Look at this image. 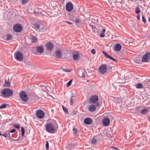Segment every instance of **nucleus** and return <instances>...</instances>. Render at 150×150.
Instances as JSON below:
<instances>
[{
	"label": "nucleus",
	"mask_w": 150,
	"mask_h": 150,
	"mask_svg": "<svg viewBox=\"0 0 150 150\" xmlns=\"http://www.w3.org/2000/svg\"><path fill=\"white\" fill-rule=\"evenodd\" d=\"M58 127L56 121L54 120L52 123H47L46 126V131L50 133H54L57 132Z\"/></svg>",
	"instance_id": "obj_1"
},
{
	"label": "nucleus",
	"mask_w": 150,
	"mask_h": 150,
	"mask_svg": "<svg viewBox=\"0 0 150 150\" xmlns=\"http://www.w3.org/2000/svg\"><path fill=\"white\" fill-rule=\"evenodd\" d=\"M13 91L8 88L4 89L1 91L2 96L5 98H8L13 95Z\"/></svg>",
	"instance_id": "obj_2"
},
{
	"label": "nucleus",
	"mask_w": 150,
	"mask_h": 150,
	"mask_svg": "<svg viewBox=\"0 0 150 150\" xmlns=\"http://www.w3.org/2000/svg\"><path fill=\"white\" fill-rule=\"evenodd\" d=\"M36 49H33L32 51L33 53L36 54L38 55V53L41 54L44 52V47L42 45L37 46Z\"/></svg>",
	"instance_id": "obj_3"
},
{
	"label": "nucleus",
	"mask_w": 150,
	"mask_h": 150,
	"mask_svg": "<svg viewBox=\"0 0 150 150\" xmlns=\"http://www.w3.org/2000/svg\"><path fill=\"white\" fill-rule=\"evenodd\" d=\"M98 72L100 74H104L107 71V65L105 64H102L100 66L98 70Z\"/></svg>",
	"instance_id": "obj_4"
},
{
	"label": "nucleus",
	"mask_w": 150,
	"mask_h": 150,
	"mask_svg": "<svg viewBox=\"0 0 150 150\" xmlns=\"http://www.w3.org/2000/svg\"><path fill=\"white\" fill-rule=\"evenodd\" d=\"M14 57L17 61H22L23 59V56L21 52L18 51L15 53Z\"/></svg>",
	"instance_id": "obj_5"
},
{
	"label": "nucleus",
	"mask_w": 150,
	"mask_h": 150,
	"mask_svg": "<svg viewBox=\"0 0 150 150\" xmlns=\"http://www.w3.org/2000/svg\"><path fill=\"white\" fill-rule=\"evenodd\" d=\"M19 96L23 101L26 102L28 100V98L25 92L23 91H21L19 93Z\"/></svg>",
	"instance_id": "obj_6"
},
{
	"label": "nucleus",
	"mask_w": 150,
	"mask_h": 150,
	"mask_svg": "<svg viewBox=\"0 0 150 150\" xmlns=\"http://www.w3.org/2000/svg\"><path fill=\"white\" fill-rule=\"evenodd\" d=\"M14 30L16 32H21L23 29L22 26L19 24L15 25L13 27Z\"/></svg>",
	"instance_id": "obj_7"
},
{
	"label": "nucleus",
	"mask_w": 150,
	"mask_h": 150,
	"mask_svg": "<svg viewBox=\"0 0 150 150\" xmlns=\"http://www.w3.org/2000/svg\"><path fill=\"white\" fill-rule=\"evenodd\" d=\"M98 96L96 95L93 96L89 99V102L91 104L95 103L98 101Z\"/></svg>",
	"instance_id": "obj_8"
},
{
	"label": "nucleus",
	"mask_w": 150,
	"mask_h": 150,
	"mask_svg": "<svg viewBox=\"0 0 150 150\" xmlns=\"http://www.w3.org/2000/svg\"><path fill=\"white\" fill-rule=\"evenodd\" d=\"M66 10L68 12L71 11L73 8V5L71 2H68L66 6Z\"/></svg>",
	"instance_id": "obj_9"
},
{
	"label": "nucleus",
	"mask_w": 150,
	"mask_h": 150,
	"mask_svg": "<svg viewBox=\"0 0 150 150\" xmlns=\"http://www.w3.org/2000/svg\"><path fill=\"white\" fill-rule=\"evenodd\" d=\"M150 58V53L149 52L146 53L143 57L142 61L143 62H147L149 59Z\"/></svg>",
	"instance_id": "obj_10"
},
{
	"label": "nucleus",
	"mask_w": 150,
	"mask_h": 150,
	"mask_svg": "<svg viewBox=\"0 0 150 150\" xmlns=\"http://www.w3.org/2000/svg\"><path fill=\"white\" fill-rule=\"evenodd\" d=\"M36 115L39 118H43L44 116V112L41 110H39L37 111Z\"/></svg>",
	"instance_id": "obj_11"
},
{
	"label": "nucleus",
	"mask_w": 150,
	"mask_h": 150,
	"mask_svg": "<svg viewBox=\"0 0 150 150\" xmlns=\"http://www.w3.org/2000/svg\"><path fill=\"white\" fill-rule=\"evenodd\" d=\"M46 47L47 50L51 51L54 47V44L51 42H48L46 45Z\"/></svg>",
	"instance_id": "obj_12"
},
{
	"label": "nucleus",
	"mask_w": 150,
	"mask_h": 150,
	"mask_svg": "<svg viewBox=\"0 0 150 150\" xmlns=\"http://www.w3.org/2000/svg\"><path fill=\"white\" fill-rule=\"evenodd\" d=\"M62 54V53L61 51L57 50L54 54V56L56 58H60L61 57Z\"/></svg>",
	"instance_id": "obj_13"
},
{
	"label": "nucleus",
	"mask_w": 150,
	"mask_h": 150,
	"mask_svg": "<svg viewBox=\"0 0 150 150\" xmlns=\"http://www.w3.org/2000/svg\"><path fill=\"white\" fill-rule=\"evenodd\" d=\"M103 124L105 126H108L110 123V119L108 118L105 117L103 120Z\"/></svg>",
	"instance_id": "obj_14"
},
{
	"label": "nucleus",
	"mask_w": 150,
	"mask_h": 150,
	"mask_svg": "<svg viewBox=\"0 0 150 150\" xmlns=\"http://www.w3.org/2000/svg\"><path fill=\"white\" fill-rule=\"evenodd\" d=\"M79 75L80 77H83L85 76V71L82 68H80L79 69Z\"/></svg>",
	"instance_id": "obj_15"
},
{
	"label": "nucleus",
	"mask_w": 150,
	"mask_h": 150,
	"mask_svg": "<svg viewBox=\"0 0 150 150\" xmlns=\"http://www.w3.org/2000/svg\"><path fill=\"white\" fill-rule=\"evenodd\" d=\"M41 24L39 23H35L33 24V28L38 31H40Z\"/></svg>",
	"instance_id": "obj_16"
},
{
	"label": "nucleus",
	"mask_w": 150,
	"mask_h": 150,
	"mask_svg": "<svg viewBox=\"0 0 150 150\" xmlns=\"http://www.w3.org/2000/svg\"><path fill=\"white\" fill-rule=\"evenodd\" d=\"M92 120L91 118L87 117L85 119L84 122L86 125H90L92 123Z\"/></svg>",
	"instance_id": "obj_17"
},
{
	"label": "nucleus",
	"mask_w": 150,
	"mask_h": 150,
	"mask_svg": "<svg viewBox=\"0 0 150 150\" xmlns=\"http://www.w3.org/2000/svg\"><path fill=\"white\" fill-rule=\"evenodd\" d=\"M149 109H150V107H147V108H145L141 110L140 112L141 114H146L149 112Z\"/></svg>",
	"instance_id": "obj_18"
},
{
	"label": "nucleus",
	"mask_w": 150,
	"mask_h": 150,
	"mask_svg": "<svg viewBox=\"0 0 150 150\" xmlns=\"http://www.w3.org/2000/svg\"><path fill=\"white\" fill-rule=\"evenodd\" d=\"M76 97V96L74 95V93H72V96L71 98L70 99V104L71 105H73L74 103V101L75 100V99Z\"/></svg>",
	"instance_id": "obj_19"
},
{
	"label": "nucleus",
	"mask_w": 150,
	"mask_h": 150,
	"mask_svg": "<svg viewBox=\"0 0 150 150\" xmlns=\"http://www.w3.org/2000/svg\"><path fill=\"white\" fill-rule=\"evenodd\" d=\"M96 110V107L95 105L92 104L90 105L88 107V110L91 112H93Z\"/></svg>",
	"instance_id": "obj_20"
},
{
	"label": "nucleus",
	"mask_w": 150,
	"mask_h": 150,
	"mask_svg": "<svg viewBox=\"0 0 150 150\" xmlns=\"http://www.w3.org/2000/svg\"><path fill=\"white\" fill-rule=\"evenodd\" d=\"M114 47L115 50L116 51H118L121 50V46L120 44L118 43L116 44Z\"/></svg>",
	"instance_id": "obj_21"
},
{
	"label": "nucleus",
	"mask_w": 150,
	"mask_h": 150,
	"mask_svg": "<svg viewBox=\"0 0 150 150\" xmlns=\"http://www.w3.org/2000/svg\"><path fill=\"white\" fill-rule=\"evenodd\" d=\"M102 52L103 54L105 57L106 58L110 59V60H112V59L113 58L112 57H111L110 55H109L108 54H107L105 52V51H102Z\"/></svg>",
	"instance_id": "obj_22"
},
{
	"label": "nucleus",
	"mask_w": 150,
	"mask_h": 150,
	"mask_svg": "<svg viewBox=\"0 0 150 150\" xmlns=\"http://www.w3.org/2000/svg\"><path fill=\"white\" fill-rule=\"evenodd\" d=\"M73 57L74 60H77L79 59V56L77 54H74L73 55Z\"/></svg>",
	"instance_id": "obj_23"
},
{
	"label": "nucleus",
	"mask_w": 150,
	"mask_h": 150,
	"mask_svg": "<svg viewBox=\"0 0 150 150\" xmlns=\"http://www.w3.org/2000/svg\"><path fill=\"white\" fill-rule=\"evenodd\" d=\"M40 26H41V27H40V31H42L43 30H46L47 29V27L45 25L41 24Z\"/></svg>",
	"instance_id": "obj_24"
},
{
	"label": "nucleus",
	"mask_w": 150,
	"mask_h": 150,
	"mask_svg": "<svg viewBox=\"0 0 150 150\" xmlns=\"http://www.w3.org/2000/svg\"><path fill=\"white\" fill-rule=\"evenodd\" d=\"M4 86L6 87H9L10 86V83L8 81L5 80V81L3 85Z\"/></svg>",
	"instance_id": "obj_25"
},
{
	"label": "nucleus",
	"mask_w": 150,
	"mask_h": 150,
	"mask_svg": "<svg viewBox=\"0 0 150 150\" xmlns=\"http://www.w3.org/2000/svg\"><path fill=\"white\" fill-rule=\"evenodd\" d=\"M38 40L37 38L35 36L33 35L32 36V42L33 43H35Z\"/></svg>",
	"instance_id": "obj_26"
},
{
	"label": "nucleus",
	"mask_w": 150,
	"mask_h": 150,
	"mask_svg": "<svg viewBox=\"0 0 150 150\" xmlns=\"http://www.w3.org/2000/svg\"><path fill=\"white\" fill-rule=\"evenodd\" d=\"M135 87L138 88H143V85L141 83H138L136 84Z\"/></svg>",
	"instance_id": "obj_27"
},
{
	"label": "nucleus",
	"mask_w": 150,
	"mask_h": 150,
	"mask_svg": "<svg viewBox=\"0 0 150 150\" xmlns=\"http://www.w3.org/2000/svg\"><path fill=\"white\" fill-rule=\"evenodd\" d=\"M105 31V29H102V33L100 34V37H104L105 36L104 33Z\"/></svg>",
	"instance_id": "obj_28"
},
{
	"label": "nucleus",
	"mask_w": 150,
	"mask_h": 150,
	"mask_svg": "<svg viewBox=\"0 0 150 150\" xmlns=\"http://www.w3.org/2000/svg\"><path fill=\"white\" fill-rule=\"evenodd\" d=\"M134 60L138 64H140L142 63V61L141 60L139 59L138 58H136L134 59Z\"/></svg>",
	"instance_id": "obj_29"
},
{
	"label": "nucleus",
	"mask_w": 150,
	"mask_h": 150,
	"mask_svg": "<svg viewBox=\"0 0 150 150\" xmlns=\"http://www.w3.org/2000/svg\"><path fill=\"white\" fill-rule=\"evenodd\" d=\"M13 36L11 34H8L7 35V38L6 40H11Z\"/></svg>",
	"instance_id": "obj_30"
},
{
	"label": "nucleus",
	"mask_w": 150,
	"mask_h": 150,
	"mask_svg": "<svg viewBox=\"0 0 150 150\" xmlns=\"http://www.w3.org/2000/svg\"><path fill=\"white\" fill-rule=\"evenodd\" d=\"M91 143L93 144H96L97 142V140L96 138H93L91 139Z\"/></svg>",
	"instance_id": "obj_31"
},
{
	"label": "nucleus",
	"mask_w": 150,
	"mask_h": 150,
	"mask_svg": "<svg viewBox=\"0 0 150 150\" xmlns=\"http://www.w3.org/2000/svg\"><path fill=\"white\" fill-rule=\"evenodd\" d=\"M114 101L117 103H120V99L118 98H115L114 99Z\"/></svg>",
	"instance_id": "obj_32"
},
{
	"label": "nucleus",
	"mask_w": 150,
	"mask_h": 150,
	"mask_svg": "<svg viewBox=\"0 0 150 150\" xmlns=\"http://www.w3.org/2000/svg\"><path fill=\"white\" fill-rule=\"evenodd\" d=\"M135 12H136V13L137 14H138L139 13H140V8L139 7H137L135 9Z\"/></svg>",
	"instance_id": "obj_33"
},
{
	"label": "nucleus",
	"mask_w": 150,
	"mask_h": 150,
	"mask_svg": "<svg viewBox=\"0 0 150 150\" xmlns=\"http://www.w3.org/2000/svg\"><path fill=\"white\" fill-rule=\"evenodd\" d=\"M107 70H108L109 71H110L111 70L112 68V67L111 66L109 65H107Z\"/></svg>",
	"instance_id": "obj_34"
},
{
	"label": "nucleus",
	"mask_w": 150,
	"mask_h": 150,
	"mask_svg": "<svg viewBox=\"0 0 150 150\" xmlns=\"http://www.w3.org/2000/svg\"><path fill=\"white\" fill-rule=\"evenodd\" d=\"M63 110L66 113L68 114V109L67 108H65L63 105L62 106Z\"/></svg>",
	"instance_id": "obj_35"
},
{
	"label": "nucleus",
	"mask_w": 150,
	"mask_h": 150,
	"mask_svg": "<svg viewBox=\"0 0 150 150\" xmlns=\"http://www.w3.org/2000/svg\"><path fill=\"white\" fill-rule=\"evenodd\" d=\"M21 130L22 132L21 136H23L24 135V132H25V130L23 127H21Z\"/></svg>",
	"instance_id": "obj_36"
},
{
	"label": "nucleus",
	"mask_w": 150,
	"mask_h": 150,
	"mask_svg": "<svg viewBox=\"0 0 150 150\" xmlns=\"http://www.w3.org/2000/svg\"><path fill=\"white\" fill-rule=\"evenodd\" d=\"M13 126L17 129H20V126L18 124H13Z\"/></svg>",
	"instance_id": "obj_37"
},
{
	"label": "nucleus",
	"mask_w": 150,
	"mask_h": 150,
	"mask_svg": "<svg viewBox=\"0 0 150 150\" xmlns=\"http://www.w3.org/2000/svg\"><path fill=\"white\" fill-rule=\"evenodd\" d=\"M72 81V80L71 79L67 83L66 86L67 87H69V86L71 83V82Z\"/></svg>",
	"instance_id": "obj_38"
},
{
	"label": "nucleus",
	"mask_w": 150,
	"mask_h": 150,
	"mask_svg": "<svg viewBox=\"0 0 150 150\" xmlns=\"http://www.w3.org/2000/svg\"><path fill=\"white\" fill-rule=\"evenodd\" d=\"M7 106V104H3L1 106H0V109H3L5 108Z\"/></svg>",
	"instance_id": "obj_39"
},
{
	"label": "nucleus",
	"mask_w": 150,
	"mask_h": 150,
	"mask_svg": "<svg viewBox=\"0 0 150 150\" xmlns=\"http://www.w3.org/2000/svg\"><path fill=\"white\" fill-rule=\"evenodd\" d=\"M111 4L112 5V6L113 7H115L116 5V2L115 1H112L111 2Z\"/></svg>",
	"instance_id": "obj_40"
},
{
	"label": "nucleus",
	"mask_w": 150,
	"mask_h": 150,
	"mask_svg": "<svg viewBox=\"0 0 150 150\" xmlns=\"http://www.w3.org/2000/svg\"><path fill=\"white\" fill-rule=\"evenodd\" d=\"M45 146L46 149L48 150L49 149V143L47 141L45 144Z\"/></svg>",
	"instance_id": "obj_41"
},
{
	"label": "nucleus",
	"mask_w": 150,
	"mask_h": 150,
	"mask_svg": "<svg viewBox=\"0 0 150 150\" xmlns=\"http://www.w3.org/2000/svg\"><path fill=\"white\" fill-rule=\"evenodd\" d=\"M142 21L144 23H146V20L144 16H142Z\"/></svg>",
	"instance_id": "obj_42"
},
{
	"label": "nucleus",
	"mask_w": 150,
	"mask_h": 150,
	"mask_svg": "<svg viewBox=\"0 0 150 150\" xmlns=\"http://www.w3.org/2000/svg\"><path fill=\"white\" fill-rule=\"evenodd\" d=\"M2 135H3L5 137H7L8 136L7 131H6V132L2 134Z\"/></svg>",
	"instance_id": "obj_43"
},
{
	"label": "nucleus",
	"mask_w": 150,
	"mask_h": 150,
	"mask_svg": "<svg viewBox=\"0 0 150 150\" xmlns=\"http://www.w3.org/2000/svg\"><path fill=\"white\" fill-rule=\"evenodd\" d=\"M10 132H9V131H7V133L8 134V136L10 138H11V137H13L12 134H10Z\"/></svg>",
	"instance_id": "obj_44"
},
{
	"label": "nucleus",
	"mask_w": 150,
	"mask_h": 150,
	"mask_svg": "<svg viewBox=\"0 0 150 150\" xmlns=\"http://www.w3.org/2000/svg\"><path fill=\"white\" fill-rule=\"evenodd\" d=\"M89 27L91 30H93L94 28L93 25L91 24H90L89 25Z\"/></svg>",
	"instance_id": "obj_45"
},
{
	"label": "nucleus",
	"mask_w": 150,
	"mask_h": 150,
	"mask_svg": "<svg viewBox=\"0 0 150 150\" xmlns=\"http://www.w3.org/2000/svg\"><path fill=\"white\" fill-rule=\"evenodd\" d=\"M62 69L64 71H66L67 72H70L71 71L70 70H69L68 69Z\"/></svg>",
	"instance_id": "obj_46"
},
{
	"label": "nucleus",
	"mask_w": 150,
	"mask_h": 150,
	"mask_svg": "<svg viewBox=\"0 0 150 150\" xmlns=\"http://www.w3.org/2000/svg\"><path fill=\"white\" fill-rule=\"evenodd\" d=\"M28 1V0H22V2L23 4H26Z\"/></svg>",
	"instance_id": "obj_47"
},
{
	"label": "nucleus",
	"mask_w": 150,
	"mask_h": 150,
	"mask_svg": "<svg viewBox=\"0 0 150 150\" xmlns=\"http://www.w3.org/2000/svg\"><path fill=\"white\" fill-rule=\"evenodd\" d=\"M91 52L93 54H94L96 52L94 49H93L91 50Z\"/></svg>",
	"instance_id": "obj_48"
},
{
	"label": "nucleus",
	"mask_w": 150,
	"mask_h": 150,
	"mask_svg": "<svg viewBox=\"0 0 150 150\" xmlns=\"http://www.w3.org/2000/svg\"><path fill=\"white\" fill-rule=\"evenodd\" d=\"M110 148L112 149V150H118V149L115 147L111 146L110 147Z\"/></svg>",
	"instance_id": "obj_49"
},
{
	"label": "nucleus",
	"mask_w": 150,
	"mask_h": 150,
	"mask_svg": "<svg viewBox=\"0 0 150 150\" xmlns=\"http://www.w3.org/2000/svg\"><path fill=\"white\" fill-rule=\"evenodd\" d=\"M16 129H13L12 130H11L10 131H9V132L10 133H13L15 132Z\"/></svg>",
	"instance_id": "obj_50"
},
{
	"label": "nucleus",
	"mask_w": 150,
	"mask_h": 150,
	"mask_svg": "<svg viewBox=\"0 0 150 150\" xmlns=\"http://www.w3.org/2000/svg\"><path fill=\"white\" fill-rule=\"evenodd\" d=\"M75 22L76 23H79L80 22L79 20L78 19H76L75 20Z\"/></svg>",
	"instance_id": "obj_51"
},
{
	"label": "nucleus",
	"mask_w": 150,
	"mask_h": 150,
	"mask_svg": "<svg viewBox=\"0 0 150 150\" xmlns=\"http://www.w3.org/2000/svg\"><path fill=\"white\" fill-rule=\"evenodd\" d=\"M73 131L75 133H76V132L77 131V129L76 128H74L73 129ZM75 134H76V133H75Z\"/></svg>",
	"instance_id": "obj_52"
},
{
	"label": "nucleus",
	"mask_w": 150,
	"mask_h": 150,
	"mask_svg": "<svg viewBox=\"0 0 150 150\" xmlns=\"http://www.w3.org/2000/svg\"><path fill=\"white\" fill-rule=\"evenodd\" d=\"M137 18L138 20H140V16L139 15H138L137 16Z\"/></svg>",
	"instance_id": "obj_53"
},
{
	"label": "nucleus",
	"mask_w": 150,
	"mask_h": 150,
	"mask_svg": "<svg viewBox=\"0 0 150 150\" xmlns=\"http://www.w3.org/2000/svg\"><path fill=\"white\" fill-rule=\"evenodd\" d=\"M65 22L67 23H68V24H71V25H72L73 24V23L71 22H67L66 21H65Z\"/></svg>",
	"instance_id": "obj_54"
},
{
	"label": "nucleus",
	"mask_w": 150,
	"mask_h": 150,
	"mask_svg": "<svg viewBox=\"0 0 150 150\" xmlns=\"http://www.w3.org/2000/svg\"><path fill=\"white\" fill-rule=\"evenodd\" d=\"M112 60L114 62H117V60L114 58H113Z\"/></svg>",
	"instance_id": "obj_55"
},
{
	"label": "nucleus",
	"mask_w": 150,
	"mask_h": 150,
	"mask_svg": "<svg viewBox=\"0 0 150 150\" xmlns=\"http://www.w3.org/2000/svg\"><path fill=\"white\" fill-rule=\"evenodd\" d=\"M96 104H97V105L98 106H99V105H100L99 103H96Z\"/></svg>",
	"instance_id": "obj_56"
},
{
	"label": "nucleus",
	"mask_w": 150,
	"mask_h": 150,
	"mask_svg": "<svg viewBox=\"0 0 150 150\" xmlns=\"http://www.w3.org/2000/svg\"><path fill=\"white\" fill-rule=\"evenodd\" d=\"M2 134L1 133V132H0V136H2Z\"/></svg>",
	"instance_id": "obj_57"
},
{
	"label": "nucleus",
	"mask_w": 150,
	"mask_h": 150,
	"mask_svg": "<svg viewBox=\"0 0 150 150\" xmlns=\"http://www.w3.org/2000/svg\"><path fill=\"white\" fill-rule=\"evenodd\" d=\"M149 22L150 23V18H149Z\"/></svg>",
	"instance_id": "obj_58"
},
{
	"label": "nucleus",
	"mask_w": 150,
	"mask_h": 150,
	"mask_svg": "<svg viewBox=\"0 0 150 150\" xmlns=\"http://www.w3.org/2000/svg\"><path fill=\"white\" fill-rule=\"evenodd\" d=\"M142 107V106H139V108H140V107Z\"/></svg>",
	"instance_id": "obj_59"
},
{
	"label": "nucleus",
	"mask_w": 150,
	"mask_h": 150,
	"mask_svg": "<svg viewBox=\"0 0 150 150\" xmlns=\"http://www.w3.org/2000/svg\"><path fill=\"white\" fill-rule=\"evenodd\" d=\"M149 121H150V119L149 120Z\"/></svg>",
	"instance_id": "obj_60"
}]
</instances>
